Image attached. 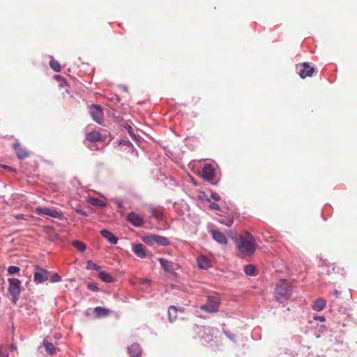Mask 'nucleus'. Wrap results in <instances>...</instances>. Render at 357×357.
<instances>
[{"label":"nucleus","mask_w":357,"mask_h":357,"mask_svg":"<svg viewBox=\"0 0 357 357\" xmlns=\"http://www.w3.org/2000/svg\"><path fill=\"white\" fill-rule=\"evenodd\" d=\"M245 234V236H231V238L235 241L238 252L243 256L248 257L255 252L257 244L255 237L250 233L246 231Z\"/></svg>","instance_id":"nucleus-1"},{"label":"nucleus","mask_w":357,"mask_h":357,"mask_svg":"<svg viewBox=\"0 0 357 357\" xmlns=\"http://www.w3.org/2000/svg\"><path fill=\"white\" fill-rule=\"evenodd\" d=\"M291 294V287L286 280H280L276 284L274 296L276 300L282 301L288 299Z\"/></svg>","instance_id":"nucleus-2"},{"label":"nucleus","mask_w":357,"mask_h":357,"mask_svg":"<svg viewBox=\"0 0 357 357\" xmlns=\"http://www.w3.org/2000/svg\"><path fill=\"white\" fill-rule=\"evenodd\" d=\"M220 300L217 296H208L207 303L200 306L202 310L207 312H217L219 310Z\"/></svg>","instance_id":"nucleus-3"},{"label":"nucleus","mask_w":357,"mask_h":357,"mask_svg":"<svg viewBox=\"0 0 357 357\" xmlns=\"http://www.w3.org/2000/svg\"><path fill=\"white\" fill-rule=\"evenodd\" d=\"M8 293L12 296L13 302L15 303L20 296L21 282L17 278H12L8 279Z\"/></svg>","instance_id":"nucleus-4"},{"label":"nucleus","mask_w":357,"mask_h":357,"mask_svg":"<svg viewBox=\"0 0 357 357\" xmlns=\"http://www.w3.org/2000/svg\"><path fill=\"white\" fill-rule=\"evenodd\" d=\"M143 241L149 245H159L165 246L169 245L168 239L164 236L159 235H149L144 237Z\"/></svg>","instance_id":"nucleus-5"},{"label":"nucleus","mask_w":357,"mask_h":357,"mask_svg":"<svg viewBox=\"0 0 357 357\" xmlns=\"http://www.w3.org/2000/svg\"><path fill=\"white\" fill-rule=\"evenodd\" d=\"M50 273L39 266H36L34 270L33 280L36 283H43L49 278Z\"/></svg>","instance_id":"nucleus-6"},{"label":"nucleus","mask_w":357,"mask_h":357,"mask_svg":"<svg viewBox=\"0 0 357 357\" xmlns=\"http://www.w3.org/2000/svg\"><path fill=\"white\" fill-rule=\"evenodd\" d=\"M203 178L209 182L210 183L215 185L217 181H215V169L211 165H206L203 167Z\"/></svg>","instance_id":"nucleus-7"},{"label":"nucleus","mask_w":357,"mask_h":357,"mask_svg":"<svg viewBox=\"0 0 357 357\" xmlns=\"http://www.w3.org/2000/svg\"><path fill=\"white\" fill-rule=\"evenodd\" d=\"M90 114L93 119L98 123L101 124L103 119V112L99 105H92L90 107Z\"/></svg>","instance_id":"nucleus-8"},{"label":"nucleus","mask_w":357,"mask_h":357,"mask_svg":"<svg viewBox=\"0 0 357 357\" xmlns=\"http://www.w3.org/2000/svg\"><path fill=\"white\" fill-rule=\"evenodd\" d=\"M36 212L38 214H44L54 218L61 219L63 218V213L54 208L38 207L36 208Z\"/></svg>","instance_id":"nucleus-9"},{"label":"nucleus","mask_w":357,"mask_h":357,"mask_svg":"<svg viewBox=\"0 0 357 357\" xmlns=\"http://www.w3.org/2000/svg\"><path fill=\"white\" fill-rule=\"evenodd\" d=\"M126 220L133 226L139 227L144 224V220L138 214L130 212L127 215Z\"/></svg>","instance_id":"nucleus-10"},{"label":"nucleus","mask_w":357,"mask_h":357,"mask_svg":"<svg viewBox=\"0 0 357 357\" xmlns=\"http://www.w3.org/2000/svg\"><path fill=\"white\" fill-rule=\"evenodd\" d=\"M128 353L130 357H140L142 354V349L137 343H134L128 347Z\"/></svg>","instance_id":"nucleus-11"},{"label":"nucleus","mask_w":357,"mask_h":357,"mask_svg":"<svg viewBox=\"0 0 357 357\" xmlns=\"http://www.w3.org/2000/svg\"><path fill=\"white\" fill-rule=\"evenodd\" d=\"M13 149L16 152L17 158L20 160L27 158L29 155V152L19 142H15L13 144Z\"/></svg>","instance_id":"nucleus-12"},{"label":"nucleus","mask_w":357,"mask_h":357,"mask_svg":"<svg viewBox=\"0 0 357 357\" xmlns=\"http://www.w3.org/2000/svg\"><path fill=\"white\" fill-rule=\"evenodd\" d=\"M213 238L218 243L222 245L227 244V239L225 236L220 231L212 229L211 231Z\"/></svg>","instance_id":"nucleus-13"},{"label":"nucleus","mask_w":357,"mask_h":357,"mask_svg":"<svg viewBox=\"0 0 357 357\" xmlns=\"http://www.w3.org/2000/svg\"><path fill=\"white\" fill-rule=\"evenodd\" d=\"M303 69L299 72L300 77L303 79L307 77H312L314 72V68L310 67L307 63H303Z\"/></svg>","instance_id":"nucleus-14"},{"label":"nucleus","mask_w":357,"mask_h":357,"mask_svg":"<svg viewBox=\"0 0 357 357\" xmlns=\"http://www.w3.org/2000/svg\"><path fill=\"white\" fill-rule=\"evenodd\" d=\"M101 235L106 238L110 243L116 244L118 238L109 230L103 229L100 231Z\"/></svg>","instance_id":"nucleus-15"},{"label":"nucleus","mask_w":357,"mask_h":357,"mask_svg":"<svg viewBox=\"0 0 357 357\" xmlns=\"http://www.w3.org/2000/svg\"><path fill=\"white\" fill-rule=\"evenodd\" d=\"M326 305V301L322 298H319L315 300L312 306V309L317 312L322 311Z\"/></svg>","instance_id":"nucleus-16"},{"label":"nucleus","mask_w":357,"mask_h":357,"mask_svg":"<svg viewBox=\"0 0 357 357\" xmlns=\"http://www.w3.org/2000/svg\"><path fill=\"white\" fill-rule=\"evenodd\" d=\"M86 139L89 142H96L102 141V137L100 132L91 131L86 135Z\"/></svg>","instance_id":"nucleus-17"},{"label":"nucleus","mask_w":357,"mask_h":357,"mask_svg":"<svg viewBox=\"0 0 357 357\" xmlns=\"http://www.w3.org/2000/svg\"><path fill=\"white\" fill-rule=\"evenodd\" d=\"M94 313L97 318L105 317L109 315L110 310L102 307H96L94 309Z\"/></svg>","instance_id":"nucleus-18"},{"label":"nucleus","mask_w":357,"mask_h":357,"mask_svg":"<svg viewBox=\"0 0 357 357\" xmlns=\"http://www.w3.org/2000/svg\"><path fill=\"white\" fill-rule=\"evenodd\" d=\"M133 252L139 258H144L146 257V252L142 244L139 243L133 246Z\"/></svg>","instance_id":"nucleus-19"},{"label":"nucleus","mask_w":357,"mask_h":357,"mask_svg":"<svg viewBox=\"0 0 357 357\" xmlns=\"http://www.w3.org/2000/svg\"><path fill=\"white\" fill-rule=\"evenodd\" d=\"M198 266L202 269H206L210 266L209 261L204 257L197 259Z\"/></svg>","instance_id":"nucleus-20"},{"label":"nucleus","mask_w":357,"mask_h":357,"mask_svg":"<svg viewBox=\"0 0 357 357\" xmlns=\"http://www.w3.org/2000/svg\"><path fill=\"white\" fill-rule=\"evenodd\" d=\"M168 317L170 322L176 320L177 318V308L175 306H170L168 310Z\"/></svg>","instance_id":"nucleus-21"},{"label":"nucleus","mask_w":357,"mask_h":357,"mask_svg":"<svg viewBox=\"0 0 357 357\" xmlns=\"http://www.w3.org/2000/svg\"><path fill=\"white\" fill-rule=\"evenodd\" d=\"M158 261L165 272H170L172 271V263L170 261L162 258H159Z\"/></svg>","instance_id":"nucleus-22"},{"label":"nucleus","mask_w":357,"mask_h":357,"mask_svg":"<svg viewBox=\"0 0 357 357\" xmlns=\"http://www.w3.org/2000/svg\"><path fill=\"white\" fill-rule=\"evenodd\" d=\"M89 204L93 206L105 207L106 206V202L102 199L98 198H91L89 201Z\"/></svg>","instance_id":"nucleus-23"},{"label":"nucleus","mask_w":357,"mask_h":357,"mask_svg":"<svg viewBox=\"0 0 357 357\" xmlns=\"http://www.w3.org/2000/svg\"><path fill=\"white\" fill-rule=\"evenodd\" d=\"M98 276L105 282H112L113 281L112 277L105 271L99 272Z\"/></svg>","instance_id":"nucleus-24"},{"label":"nucleus","mask_w":357,"mask_h":357,"mask_svg":"<svg viewBox=\"0 0 357 357\" xmlns=\"http://www.w3.org/2000/svg\"><path fill=\"white\" fill-rule=\"evenodd\" d=\"M44 347H45L46 351L50 354H54L56 352V348L54 346V344L51 342H49L48 341L44 340Z\"/></svg>","instance_id":"nucleus-25"},{"label":"nucleus","mask_w":357,"mask_h":357,"mask_svg":"<svg viewBox=\"0 0 357 357\" xmlns=\"http://www.w3.org/2000/svg\"><path fill=\"white\" fill-rule=\"evenodd\" d=\"M50 66L52 68V69L56 73H59L61 70V66L56 60H51L50 61Z\"/></svg>","instance_id":"nucleus-26"},{"label":"nucleus","mask_w":357,"mask_h":357,"mask_svg":"<svg viewBox=\"0 0 357 357\" xmlns=\"http://www.w3.org/2000/svg\"><path fill=\"white\" fill-rule=\"evenodd\" d=\"M244 271L248 275H255L256 268L254 265L248 264L245 266Z\"/></svg>","instance_id":"nucleus-27"},{"label":"nucleus","mask_w":357,"mask_h":357,"mask_svg":"<svg viewBox=\"0 0 357 357\" xmlns=\"http://www.w3.org/2000/svg\"><path fill=\"white\" fill-rule=\"evenodd\" d=\"M72 245L80 252L86 250L85 244L79 241H73Z\"/></svg>","instance_id":"nucleus-28"},{"label":"nucleus","mask_w":357,"mask_h":357,"mask_svg":"<svg viewBox=\"0 0 357 357\" xmlns=\"http://www.w3.org/2000/svg\"><path fill=\"white\" fill-rule=\"evenodd\" d=\"M100 268V266L93 263L91 260L87 261L86 269L98 271Z\"/></svg>","instance_id":"nucleus-29"},{"label":"nucleus","mask_w":357,"mask_h":357,"mask_svg":"<svg viewBox=\"0 0 357 357\" xmlns=\"http://www.w3.org/2000/svg\"><path fill=\"white\" fill-rule=\"evenodd\" d=\"M20 269L18 266H10L8 268V273L9 275H13V274H16V273H18L20 272Z\"/></svg>","instance_id":"nucleus-30"},{"label":"nucleus","mask_w":357,"mask_h":357,"mask_svg":"<svg viewBox=\"0 0 357 357\" xmlns=\"http://www.w3.org/2000/svg\"><path fill=\"white\" fill-rule=\"evenodd\" d=\"M50 280L53 283L58 282L61 280V277L59 274L54 273L52 275Z\"/></svg>","instance_id":"nucleus-31"},{"label":"nucleus","mask_w":357,"mask_h":357,"mask_svg":"<svg viewBox=\"0 0 357 357\" xmlns=\"http://www.w3.org/2000/svg\"><path fill=\"white\" fill-rule=\"evenodd\" d=\"M0 357H8L6 347L0 346Z\"/></svg>","instance_id":"nucleus-32"},{"label":"nucleus","mask_w":357,"mask_h":357,"mask_svg":"<svg viewBox=\"0 0 357 357\" xmlns=\"http://www.w3.org/2000/svg\"><path fill=\"white\" fill-rule=\"evenodd\" d=\"M208 207L211 210H215V211L220 210V206L215 202H211Z\"/></svg>","instance_id":"nucleus-33"},{"label":"nucleus","mask_w":357,"mask_h":357,"mask_svg":"<svg viewBox=\"0 0 357 357\" xmlns=\"http://www.w3.org/2000/svg\"><path fill=\"white\" fill-rule=\"evenodd\" d=\"M87 289H90L93 291H98V290H99V288L98 287V286L96 284H92V283L89 284L87 285Z\"/></svg>","instance_id":"nucleus-34"},{"label":"nucleus","mask_w":357,"mask_h":357,"mask_svg":"<svg viewBox=\"0 0 357 357\" xmlns=\"http://www.w3.org/2000/svg\"><path fill=\"white\" fill-rule=\"evenodd\" d=\"M152 216L155 217L156 219H160L161 214L158 212L155 209L151 208V210Z\"/></svg>","instance_id":"nucleus-35"},{"label":"nucleus","mask_w":357,"mask_h":357,"mask_svg":"<svg viewBox=\"0 0 357 357\" xmlns=\"http://www.w3.org/2000/svg\"><path fill=\"white\" fill-rule=\"evenodd\" d=\"M211 197L215 201H219L221 199L220 195L217 192H211Z\"/></svg>","instance_id":"nucleus-36"},{"label":"nucleus","mask_w":357,"mask_h":357,"mask_svg":"<svg viewBox=\"0 0 357 357\" xmlns=\"http://www.w3.org/2000/svg\"><path fill=\"white\" fill-rule=\"evenodd\" d=\"M220 222H221L222 224H224V225H225L228 226V227H230V226H231V225L233 224L234 221H233V219H229V220H226V221H225V220H221V221H220Z\"/></svg>","instance_id":"nucleus-37"},{"label":"nucleus","mask_w":357,"mask_h":357,"mask_svg":"<svg viewBox=\"0 0 357 357\" xmlns=\"http://www.w3.org/2000/svg\"><path fill=\"white\" fill-rule=\"evenodd\" d=\"M75 211L79 215H81L85 216V217L87 216V213L84 211H83L82 209H76Z\"/></svg>","instance_id":"nucleus-38"},{"label":"nucleus","mask_w":357,"mask_h":357,"mask_svg":"<svg viewBox=\"0 0 357 357\" xmlns=\"http://www.w3.org/2000/svg\"><path fill=\"white\" fill-rule=\"evenodd\" d=\"M315 319L320 321L321 322H324L325 321V317L320 316L315 318Z\"/></svg>","instance_id":"nucleus-39"},{"label":"nucleus","mask_w":357,"mask_h":357,"mask_svg":"<svg viewBox=\"0 0 357 357\" xmlns=\"http://www.w3.org/2000/svg\"><path fill=\"white\" fill-rule=\"evenodd\" d=\"M340 292L337 290V289H335L333 291V294L335 296H338Z\"/></svg>","instance_id":"nucleus-40"},{"label":"nucleus","mask_w":357,"mask_h":357,"mask_svg":"<svg viewBox=\"0 0 357 357\" xmlns=\"http://www.w3.org/2000/svg\"><path fill=\"white\" fill-rule=\"evenodd\" d=\"M128 132L130 134V135L132 136V135H133L132 129V128L130 126H129V128H128Z\"/></svg>","instance_id":"nucleus-41"},{"label":"nucleus","mask_w":357,"mask_h":357,"mask_svg":"<svg viewBox=\"0 0 357 357\" xmlns=\"http://www.w3.org/2000/svg\"><path fill=\"white\" fill-rule=\"evenodd\" d=\"M16 348H17L16 345H15V344H12L11 345V349L12 350H15V349H16Z\"/></svg>","instance_id":"nucleus-42"},{"label":"nucleus","mask_w":357,"mask_h":357,"mask_svg":"<svg viewBox=\"0 0 357 357\" xmlns=\"http://www.w3.org/2000/svg\"><path fill=\"white\" fill-rule=\"evenodd\" d=\"M4 168H6V169H12V168L10 167H8V166H4Z\"/></svg>","instance_id":"nucleus-43"},{"label":"nucleus","mask_w":357,"mask_h":357,"mask_svg":"<svg viewBox=\"0 0 357 357\" xmlns=\"http://www.w3.org/2000/svg\"><path fill=\"white\" fill-rule=\"evenodd\" d=\"M119 208H120V207H122L121 204H119Z\"/></svg>","instance_id":"nucleus-44"}]
</instances>
